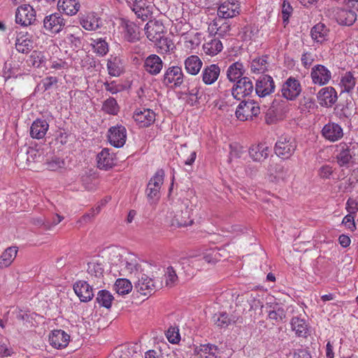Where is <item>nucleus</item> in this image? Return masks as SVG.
I'll use <instances>...</instances> for the list:
<instances>
[{"label":"nucleus","mask_w":358,"mask_h":358,"mask_svg":"<svg viewBox=\"0 0 358 358\" xmlns=\"http://www.w3.org/2000/svg\"><path fill=\"white\" fill-rule=\"evenodd\" d=\"M290 176L291 173L288 168L280 164L276 165L274 178L277 182H286Z\"/></svg>","instance_id":"nucleus-51"},{"label":"nucleus","mask_w":358,"mask_h":358,"mask_svg":"<svg viewBox=\"0 0 358 358\" xmlns=\"http://www.w3.org/2000/svg\"><path fill=\"white\" fill-rule=\"evenodd\" d=\"M69 340L70 336L62 329L54 330L49 336L50 344L56 349L66 348Z\"/></svg>","instance_id":"nucleus-25"},{"label":"nucleus","mask_w":358,"mask_h":358,"mask_svg":"<svg viewBox=\"0 0 358 358\" xmlns=\"http://www.w3.org/2000/svg\"><path fill=\"white\" fill-rule=\"evenodd\" d=\"M49 129V124L45 120L36 119L30 127V136L35 139H42L45 137Z\"/></svg>","instance_id":"nucleus-27"},{"label":"nucleus","mask_w":358,"mask_h":358,"mask_svg":"<svg viewBox=\"0 0 358 358\" xmlns=\"http://www.w3.org/2000/svg\"><path fill=\"white\" fill-rule=\"evenodd\" d=\"M83 35V31L80 29L76 28L73 33L66 34V39L76 48H80L82 46Z\"/></svg>","instance_id":"nucleus-50"},{"label":"nucleus","mask_w":358,"mask_h":358,"mask_svg":"<svg viewBox=\"0 0 358 358\" xmlns=\"http://www.w3.org/2000/svg\"><path fill=\"white\" fill-rule=\"evenodd\" d=\"M254 91V85L250 78L243 77L234 85L231 90L233 97L236 100H241L250 95Z\"/></svg>","instance_id":"nucleus-7"},{"label":"nucleus","mask_w":358,"mask_h":358,"mask_svg":"<svg viewBox=\"0 0 358 358\" xmlns=\"http://www.w3.org/2000/svg\"><path fill=\"white\" fill-rule=\"evenodd\" d=\"M260 113L258 103L252 100L241 101L237 106L236 116L241 121H245L257 116Z\"/></svg>","instance_id":"nucleus-4"},{"label":"nucleus","mask_w":358,"mask_h":358,"mask_svg":"<svg viewBox=\"0 0 358 358\" xmlns=\"http://www.w3.org/2000/svg\"><path fill=\"white\" fill-rule=\"evenodd\" d=\"M63 220V217L56 215L52 223H50L48 220H45L43 219H38L37 220V224L38 225H44L46 229H50L52 227H54L61 222Z\"/></svg>","instance_id":"nucleus-61"},{"label":"nucleus","mask_w":358,"mask_h":358,"mask_svg":"<svg viewBox=\"0 0 358 358\" xmlns=\"http://www.w3.org/2000/svg\"><path fill=\"white\" fill-rule=\"evenodd\" d=\"M310 36L315 42L322 43L329 40V29L324 24L318 23L311 29Z\"/></svg>","instance_id":"nucleus-28"},{"label":"nucleus","mask_w":358,"mask_h":358,"mask_svg":"<svg viewBox=\"0 0 358 358\" xmlns=\"http://www.w3.org/2000/svg\"><path fill=\"white\" fill-rule=\"evenodd\" d=\"M114 299L112 294L106 289H102L98 292L96 301L100 306L110 308L112 305V302Z\"/></svg>","instance_id":"nucleus-43"},{"label":"nucleus","mask_w":358,"mask_h":358,"mask_svg":"<svg viewBox=\"0 0 358 358\" xmlns=\"http://www.w3.org/2000/svg\"><path fill=\"white\" fill-rule=\"evenodd\" d=\"M80 5L78 0H59L57 1V8L60 13H63L66 15H76Z\"/></svg>","instance_id":"nucleus-29"},{"label":"nucleus","mask_w":358,"mask_h":358,"mask_svg":"<svg viewBox=\"0 0 358 358\" xmlns=\"http://www.w3.org/2000/svg\"><path fill=\"white\" fill-rule=\"evenodd\" d=\"M184 77L181 67L172 66L165 70L162 82L166 86L179 87L183 83Z\"/></svg>","instance_id":"nucleus-6"},{"label":"nucleus","mask_w":358,"mask_h":358,"mask_svg":"<svg viewBox=\"0 0 358 358\" xmlns=\"http://www.w3.org/2000/svg\"><path fill=\"white\" fill-rule=\"evenodd\" d=\"M275 85L273 78L268 75L260 76L256 81L255 93L261 98L266 97L274 92Z\"/></svg>","instance_id":"nucleus-12"},{"label":"nucleus","mask_w":358,"mask_h":358,"mask_svg":"<svg viewBox=\"0 0 358 358\" xmlns=\"http://www.w3.org/2000/svg\"><path fill=\"white\" fill-rule=\"evenodd\" d=\"M319 104L325 108L332 107L338 100V94L331 86L321 88L316 94Z\"/></svg>","instance_id":"nucleus-11"},{"label":"nucleus","mask_w":358,"mask_h":358,"mask_svg":"<svg viewBox=\"0 0 358 358\" xmlns=\"http://www.w3.org/2000/svg\"><path fill=\"white\" fill-rule=\"evenodd\" d=\"M121 270L124 272L134 275L135 277L138 275L139 272L140 266L137 263V260L134 258H125L120 262Z\"/></svg>","instance_id":"nucleus-38"},{"label":"nucleus","mask_w":358,"mask_h":358,"mask_svg":"<svg viewBox=\"0 0 358 358\" xmlns=\"http://www.w3.org/2000/svg\"><path fill=\"white\" fill-rule=\"evenodd\" d=\"M355 215L352 214H348L345 215L342 221V223L345 224L350 231H355L356 229V225L355 223Z\"/></svg>","instance_id":"nucleus-62"},{"label":"nucleus","mask_w":358,"mask_h":358,"mask_svg":"<svg viewBox=\"0 0 358 358\" xmlns=\"http://www.w3.org/2000/svg\"><path fill=\"white\" fill-rule=\"evenodd\" d=\"M293 8L290 3L287 1H283L282 3V17L283 23L287 24L289 22V19L292 14Z\"/></svg>","instance_id":"nucleus-57"},{"label":"nucleus","mask_w":358,"mask_h":358,"mask_svg":"<svg viewBox=\"0 0 358 358\" xmlns=\"http://www.w3.org/2000/svg\"><path fill=\"white\" fill-rule=\"evenodd\" d=\"M250 70L253 73H263L268 70V56L256 57L250 63Z\"/></svg>","instance_id":"nucleus-40"},{"label":"nucleus","mask_w":358,"mask_h":358,"mask_svg":"<svg viewBox=\"0 0 358 358\" xmlns=\"http://www.w3.org/2000/svg\"><path fill=\"white\" fill-rule=\"evenodd\" d=\"M33 43L32 35L28 32L20 31L17 34L15 45L19 52L29 53L34 48Z\"/></svg>","instance_id":"nucleus-22"},{"label":"nucleus","mask_w":358,"mask_h":358,"mask_svg":"<svg viewBox=\"0 0 358 358\" xmlns=\"http://www.w3.org/2000/svg\"><path fill=\"white\" fill-rule=\"evenodd\" d=\"M193 220L189 217V212L186 208L185 210L176 211L172 217L171 225L178 227L191 225Z\"/></svg>","instance_id":"nucleus-30"},{"label":"nucleus","mask_w":358,"mask_h":358,"mask_svg":"<svg viewBox=\"0 0 358 358\" xmlns=\"http://www.w3.org/2000/svg\"><path fill=\"white\" fill-rule=\"evenodd\" d=\"M29 62L34 67H40L45 62V57L41 52H32L29 57Z\"/></svg>","instance_id":"nucleus-56"},{"label":"nucleus","mask_w":358,"mask_h":358,"mask_svg":"<svg viewBox=\"0 0 358 358\" xmlns=\"http://www.w3.org/2000/svg\"><path fill=\"white\" fill-rule=\"evenodd\" d=\"M310 78L314 85L324 86L332 78L331 71L322 64L314 65L310 71Z\"/></svg>","instance_id":"nucleus-9"},{"label":"nucleus","mask_w":358,"mask_h":358,"mask_svg":"<svg viewBox=\"0 0 358 358\" xmlns=\"http://www.w3.org/2000/svg\"><path fill=\"white\" fill-rule=\"evenodd\" d=\"M337 22L340 24L350 26L357 19V14L352 10L342 9L337 13Z\"/></svg>","instance_id":"nucleus-39"},{"label":"nucleus","mask_w":358,"mask_h":358,"mask_svg":"<svg viewBox=\"0 0 358 358\" xmlns=\"http://www.w3.org/2000/svg\"><path fill=\"white\" fill-rule=\"evenodd\" d=\"M301 64L305 68H309L313 63L315 59L311 52H306L301 55Z\"/></svg>","instance_id":"nucleus-64"},{"label":"nucleus","mask_w":358,"mask_h":358,"mask_svg":"<svg viewBox=\"0 0 358 358\" xmlns=\"http://www.w3.org/2000/svg\"><path fill=\"white\" fill-rule=\"evenodd\" d=\"M114 287L118 294L125 295L131 291L132 285L131 282L126 278H119L116 280Z\"/></svg>","instance_id":"nucleus-46"},{"label":"nucleus","mask_w":358,"mask_h":358,"mask_svg":"<svg viewBox=\"0 0 358 358\" xmlns=\"http://www.w3.org/2000/svg\"><path fill=\"white\" fill-rule=\"evenodd\" d=\"M164 62L161 57L155 54L148 56L143 62L144 70L151 76H157L163 69Z\"/></svg>","instance_id":"nucleus-18"},{"label":"nucleus","mask_w":358,"mask_h":358,"mask_svg":"<svg viewBox=\"0 0 358 358\" xmlns=\"http://www.w3.org/2000/svg\"><path fill=\"white\" fill-rule=\"evenodd\" d=\"M65 165L64 161L59 157H52L50 160L47 162V169L52 171H57L62 169Z\"/></svg>","instance_id":"nucleus-55"},{"label":"nucleus","mask_w":358,"mask_h":358,"mask_svg":"<svg viewBox=\"0 0 358 358\" xmlns=\"http://www.w3.org/2000/svg\"><path fill=\"white\" fill-rule=\"evenodd\" d=\"M138 279L135 282V289L142 295L151 294L156 289V285L152 278L145 274L140 273L136 276Z\"/></svg>","instance_id":"nucleus-16"},{"label":"nucleus","mask_w":358,"mask_h":358,"mask_svg":"<svg viewBox=\"0 0 358 358\" xmlns=\"http://www.w3.org/2000/svg\"><path fill=\"white\" fill-rule=\"evenodd\" d=\"M165 173L158 169L150 179L146 189V195L150 201H157L161 196L160 190L164 180Z\"/></svg>","instance_id":"nucleus-2"},{"label":"nucleus","mask_w":358,"mask_h":358,"mask_svg":"<svg viewBox=\"0 0 358 358\" xmlns=\"http://www.w3.org/2000/svg\"><path fill=\"white\" fill-rule=\"evenodd\" d=\"M101 110L106 114L116 115L120 111V106L113 97H109L103 101Z\"/></svg>","instance_id":"nucleus-45"},{"label":"nucleus","mask_w":358,"mask_h":358,"mask_svg":"<svg viewBox=\"0 0 358 358\" xmlns=\"http://www.w3.org/2000/svg\"><path fill=\"white\" fill-rule=\"evenodd\" d=\"M120 59L116 56L110 55L107 62V69L111 76H119L122 73Z\"/></svg>","instance_id":"nucleus-41"},{"label":"nucleus","mask_w":358,"mask_h":358,"mask_svg":"<svg viewBox=\"0 0 358 358\" xmlns=\"http://www.w3.org/2000/svg\"><path fill=\"white\" fill-rule=\"evenodd\" d=\"M315 106V101L311 97H303V99L300 101V108L303 111L314 109Z\"/></svg>","instance_id":"nucleus-60"},{"label":"nucleus","mask_w":358,"mask_h":358,"mask_svg":"<svg viewBox=\"0 0 358 358\" xmlns=\"http://www.w3.org/2000/svg\"><path fill=\"white\" fill-rule=\"evenodd\" d=\"M296 148V143L293 138L282 136L275 143L274 150L278 157L287 159L294 153Z\"/></svg>","instance_id":"nucleus-3"},{"label":"nucleus","mask_w":358,"mask_h":358,"mask_svg":"<svg viewBox=\"0 0 358 358\" xmlns=\"http://www.w3.org/2000/svg\"><path fill=\"white\" fill-rule=\"evenodd\" d=\"M185 69L186 71L192 75H197L203 65L201 59L196 55H191L185 60Z\"/></svg>","instance_id":"nucleus-33"},{"label":"nucleus","mask_w":358,"mask_h":358,"mask_svg":"<svg viewBox=\"0 0 358 358\" xmlns=\"http://www.w3.org/2000/svg\"><path fill=\"white\" fill-rule=\"evenodd\" d=\"M322 134L326 140L330 142H336L343 138V130L338 124L329 122L323 127Z\"/></svg>","instance_id":"nucleus-20"},{"label":"nucleus","mask_w":358,"mask_h":358,"mask_svg":"<svg viewBox=\"0 0 358 358\" xmlns=\"http://www.w3.org/2000/svg\"><path fill=\"white\" fill-rule=\"evenodd\" d=\"M291 327L299 337L306 338L308 334V327L306 321L299 317H294L291 320Z\"/></svg>","instance_id":"nucleus-32"},{"label":"nucleus","mask_w":358,"mask_h":358,"mask_svg":"<svg viewBox=\"0 0 358 358\" xmlns=\"http://www.w3.org/2000/svg\"><path fill=\"white\" fill-rule=\"evenodd\" d=\"M36 20V11L29 4L17 7L15 12V22L22 27L30 25Z\"/></svg>","instance_id":"nucleus-10"},{"label":"nucleus","mask_w":358,"mask_h":358,"mask_svg":"<svg viewBox=\"0 0 358 358\" xmlns=\"http://www.w3.org/2000/svg\"><path fill=\"white\" fill-rule=\"evenodd\" d=\"M166 336L171 343L176 344L180 341V336L178 327H170L166 331Z\"/></svg>","instance_id":"nucleus-52"},{"label":"nucleus","mask_w":358,"mask_h":358,"mask_svg":"<svg viewBox=\"0 0 358 358\" xmlns=\"http://www.w3.org/2000/svg\"><path fill=\"white\" fill-rule=\"evenodd\" d=\"M217 24L215 22L212 26V29H216L215 35L208 36L206 43L203 45L204 52L210 56H215L220 52L223 49V45L220 38L223 37L226 31H229V26L224 24L220 27H217Z\"/></svg>","instance_id":"nucleus-1"},{"label":"nucleus","mask_w":358,"mask_h":358,"mask_svg":"<svg viewBox=\"0 0 358 358\" xmlns=\"http://www.w3.org/2000/svg\"><path fill=\"white\" fill-rule=\"evenodd\" d=\"M155 113L148 108H137L133 115V118L140 127H148L154 123Z\"/></svg>","instance_id":"nucleus-17"},{"label":"nucleus","mask_w":358,"mask_h":358,"mask_svg":"<svg viewBox=\"0 0 358 358\" xmlns=\"http://www.w3.org/2000/svg\"><path fill=\"white\" fill-rule=\"evenodd\" d=\"M356 78L350 71L345 73L341 77L340 86L341 92L351 93L356 85Z\"/></svg>","instance_id":"nucleus-36"},{"label":"nucleus","mask_w":358,"mask_h":358,"mask_svg":"<svg viewBox=\"0 0 358 358\" xmlns=\"http://www.w3.org/2000/svg\"><path fill=\"white\" fill-rule=\"evenodd\" d=\"M220 72V67L217 64L206 65L201 74L203 83L208 85H213L217 80Z\"/></svg>","instance_id":"nucleus-23"},{"label":"nucleus","mask_w":358,"mask_h":358,"mask_svg":"<svg viewBox=\"0 0 358 358\" xmlns=\"http://www.w3.org/2000/svg\"><path fill=\"white\" fill-rule=\"evenodd\" d=\"M244 73L245 69L243 64L241 62H236L229 66L227 76L231 82H235L242 78Z\"/></svg>","instance_id":"nucleus-35"},{"label":"nucleus","mask_w":358,"mask_h":358,"mask_svg":"<svg viewBox=\"0 0 358 358\" xmlns=\"http://www.w3.org/2000/svg\"><path fill=\"white\" fill-rule=\"evenodd\" d=\"M271 152V148L266 143L253 144L248 150L250 157L255 162H264L268 157Z\"/></svg>","instance_id":"nucleus-15"},{"label":"nucleus","mask_w":358,"mask_h":358,"mask_svg":"<svg viewBox=\"0 0 358 358\" xmlns=\"http://www.w3.org/2000/svg\"><path fill=\"white\" fill-rule=\"evenodd\" d=\"M91 45L93 47L94 52L99 56H105L108 52V44L104 38H92Z\"/></svg>","instance_id":"nucleus-44"},{"label":"nucleus","mask_w":358,"mask_h":358,"mask_svg":"<svg viewBox=\"0 0 358 358\" xmlns=\"http://www.w3.org/2000/svg\"><path fill=\"white\" fill-rule=\"evenodd\" d=\"M267 312L268 318L275 322L282 321L286 316L285 310L278 303H275L273 306H271V309Z\"/></svg>","instance_id":"nucleus-42"},{"label":"nucleus","mask_w":358,"mask_h":358,"mask_svg":"<svg viewBox=\"0 0 358 358\" xmlns=\"http://www.w3.org/2000/svg\"><path fill=\"white\" fill-rule=\"evenodd\" d=\"M240 6L237 1H224L217 10V15L222 18H231L239 14Z\"/></svg>","instance_id":"nucleus-26"},{"label":"nucleus","mask_w":358,"mask_h":358,"mask_svg":"<svg viewBox=\"0 0 358 358\" xmlns=\"http://www.w3.org/2000/svg\"><path fill=\"white\" fill-rule=\"evenodd\" d=\"M345 209L348 213L356 215L358 211V202L353 199H348L346 202Z\"/></svg>","instance_id":"nucleus-63"},{"label":"nucleus","mask_w":358,"mask_h":358,"mask_svg":"<svg viewBox=\"0 0 358 358\" xmlns=\"http://www.w3.org/2000/svg\"><path fill=\"white\" fill-rule=\"evenodd\" d=\"M158 48V52L161 54H166L172 51L175 46L172 41L164 35L161 39L154 42Z\"/></svg>","instance_id":"nucleus-47"},{"label":"nucleus","mask_w":358,"mask_h":358,"mask_svg":"<svg viewBox=\"0 0 358 358\" xmlns=\"http://www.w3.org/2000/svg\"><path fill=\"white\" fill-rule=\"evenodd\" d=\"M66 20L59 13H54L43 19V27L50 34H57L65 27Z\"/></svg>","instance_id":"nucleus-5"},{"label":"nucleus","mask_w":358,"mask_h":358,"mask_svg":"<svg viewBox=\"0 0 358 358\" xmlns=\"http://www.w3.org/2000/svg\"><path fill=\"white\" fill-rule=\"evenodd\" d=\"M116 157L108 148H103L96 155L97 167L102 170H109L115 165Z\"/></svg>","instance_id":"nucleus-19"},{"label":"nucleus","mask_w":358,"mask_h":358,"mask_svg":"<svg viewBox=\"0 0 358 358\" xmlns=\"http://www.w3.org/2000/svg\"><path fill=\"white\" fill-rule=\"evenodd\" d=\"M300 81L294 77H289L281 87L282 96L287 100H295L301 93Z\"/></svg>","instance_id":"nucleus-8"},{"label":"nucleus","mask_w":358,"mask_h":358,"mask_svg":"<svg viewBox=\"0 0 358 358\" xmlns=\"http://www.w3.org/2000/svg\"><path fill=\"white\" fill-rule=\"evenodd\" d=\"M185 94L188 95L189 98L187 99V103L190 106H194L199 102V99L201 96H199V89L196 87L188 90Z\"/></svg>","instance_id":"nucleus-59"},{"label":"nucleus","mask_w":358,"mask_h":358,"mask_svg":"<svg viewBox=\"0 0 358 358\" xmlns=\"http://www.w3.org/2000/svg\"><path fill=\"white\" fill-rule=\"evenodd\" d=\"M103 267L101 264L97 262H90L88 264L87 271L91 275L96 278L103 276Z\"/></svg>","instance_id":"nucleus-53"},{"label":"nucleus","mask_w":358,"mask_h":358,"mask_svg":"<svg viewBox=\"0 0 358 358\" xmlns=\"http://www.w3.org/2000/svg\"><path fill=\"white\" fill-rule=\"evenodd\" d=\"M125 38L129 42H134L138 39L136 27L134 24H127Z\"/></svg>","instance_id":"nucleus-58"},{"label":"nucleus","mask_w":358,"mask_h":358,"mask_svg":"<svg viewBox=\"0 0 358 358\" xmlns=\"http://www.w3.org/2000/svg\"><path fill=\"white\" fill-rule=\"evenodd\" d=\"M200 44L199 34H187L184 37V47L187 50H194Z\"/></svg>","instance_id":"nucleus-49"},{"label":"nucleus","mask_w":358,"mask_h":358,"mask_svg":"<svg viewBox=\"0 0 358 358\" xmlns=\"http://www.w3.org/2000/svg\"><path fill=\"white\" fill-rule=\"evenodd\" d=\"M73 290L82 302H88L94 297L92 287L85 280H78L75 282Z\"/></svg>","instance_id":"nucleus-21"},{"label":"nucleus","mask_w":358,"mask_h":358,"mask_svg":"<svg viewBox=\"0 0 358 358\" xmlns=\"http://www.w3.org/2000/svg\"><path fill=\"white\" fill-rule=\"evenodd\" d=\"M166 285L169 287L173 286L178 281V275L173 266H169L164 274Z\"/></svg>","instance_id":"nucleus-54"},{"label":"nucleus","mask_w":358,"mask_h":358,"mask_svg":"<svg viewBox=\"0 0 358 358\" xmlns=\"http://www.w3.org/2000/svg\"><path fill=\"white\" fill-rule=\"evenodd\" d=\"M215 324L221 328H227L235 322L234 317H231L227 313H221L214 316Z\"/></svg>","instance_id":"nucleus-48"},{"label":"nucleus","mask_w":358,"mask_h":358,"mask_svg":"<svg viewBox=\"0 0 358 358\" xmlns=\"http://www.w3.org/2000/svg\"><path fill=\"white\" fill-rule=\"evenodd\" d=\"M108 139L110 144L115 148H122L126 143L127 129L122 125L111 127L108 131Z\"/></svg>","instance_id":"nucleus-13"},{"label":"nucleus","mask_w":358,"mask_h":358,"mask_svg":"<svg viewBox=\"0 0 358 358\" xmlns=\"http://www.w3.org/2000/svg\"><path fill=\"white\" fill-rule=\"evenodd\" d=\"M82 27L88 31H95L101 26V20L94 13H89L80 20Z\"/></svg>","instance_id":"nucleus-34"},{"label":"nucleus","mask_w":358,"mask_h":358,"mask_svg":"<svg viewBox=\"0 0 358 358\" xmlns=\"http://www.w3.org/2000/svg\"><path fill=\"white\" fill-rule=\"evenodd\" d=\"M194 352L205 358H217L219 353V349L217 345L207 343L201 344L194 349Z\"/></svg>","instance_id":"nucleus-31"},{"label":"nucleus","mask_w":358,"mask_h":358,"mask_svg":"<svg viewBox=\"0 0 358 358\" xmlns=\"http://www.w3.org/2000/svg\"><path fill=\"white\" fill-rule=\"evenodd\" d=\"M335 158L340 166H347L352 157L349 145L345 143H340L336 145Z\"/></svg>","instance_id":"nucleus-24"},{"label":"nucleus","mask_w":358,"mask_h":358,"mask_svg":"<svg viewBox=\"0 0 358 358\" xmlns=\"http://www.w3.org/2000/svg\"><path fill=\"white\" fill-rule=\"evenodd\" d=\"M147 38L152 42L161 39L165 33L163 23L159 20H149L144 28Z\"/></svg>","instance_id":"nucleus-14"},{"label":"nucleus","mask_w":358,"mask_h":358,"mask_svg":"<svg viewBox=\"0 0 358 358\" xmlns=\"http://www.w3.org/2000/svg\"><path fill=\"white\" fill-rule=\"evenodd\" d=\"M17 251V248L15 246L6 248L0 256V268L9 266L15 259Z\"/></svg>","instance_id":"nucleus-37"}]
</instances>
